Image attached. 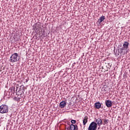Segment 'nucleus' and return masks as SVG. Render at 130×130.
<instances>
[{
    "label": "nucleus",
    "instance_id": "nucleus-1",
    "mask_svg": "<svg viewBox=\"0 0 130 130\" xmlns=\"http://www.w3.org/2000/svg\"><path fill=\"white\" fill-rule=\"evenodd\" d=\"M20 57H19V54L17 53H14L10 57L9 59L10 62H17L19 61Z\"/></svg>",
    "mask_w": 130,
    "mask_h": 130
},
{
    "label": "nucleus",
    "instance_id": "nucleus-2",
    "mask_svg": "<svg viewBox=\"0 0 130 130\" xmlns=\"http://www.w3.org/2000/svg\"><path fill=\"white\" fill-rule=\"evenodd\" d=\"M9 112V106L6 105L0 106V113H8Z\"/></svg>",
    "mask_w": 130,
    "mask_h": 130
},
{
    "label": "nucleus",
    "instance_id": "nucleus-3",
    "mask_svg": "<svg viewBox=\"0 0 130 130\" xmlns=\"http://www.w3.org/2000/svg\"><path fill=\"white\" fill-rule=\"evenodd\" d=\"M97 123L95 122H92L88 128V130H96L97 129Z\"/></svg>",
    "mask_w": 130,
    "mask_h": 130
},
{
    "label": "nucleus",
    "instance_id": "nucleus-4",
    "mask_svg": "<svg viewBox=\"0 0 130 130\" xmlns=\"http://www.w3.org/2000/svg\"><path fill=\"white\" fill-rule=\"evenodd\" d=\"M128 45H129V43H128V42H124L123 47L121 49H122V50H127V49H128Z\"/></svg>",
    "mask_w": 130,
    "mask_h": 130
},
{
    "label": "nucleus",
    "instance_id": "nucleus-5",
    "mask_svg": "<svg viewBox=\"0 0 130 130\" xmlns=\"http://www.w3.org/2000/svg\"><path fill=\"white\" fill-rule=\"evenodd\" d=\"M105 104L107 107L110 108L112 106V102L110 100H106L105 101Z\"/></svg>",
    "mask_w": 130,
    "mask_h": 130
},
{
    "label": "nucleus",
    "instance_id": "nucleus-6",
    "mask_svg": "<svg viewBox=\"0 0 130 130\" xmlns=\"http://www.w3.org/2000/svg\"><path fill=\"white\" fill-rule=\"evenodd\" d=\"M95 122H97V125L99 126L102 125V120L101 118H98V119H95Z\"/></svg>",
    "mask_w": 130,
    "mask_h": 130
},
{
    "label": "nucleus",
    "instance_id": "nucleus-7",
    "mask_svg": "<svg viewBox=\"0 0 130 130\" xmlns=\"http://www.w3.org/2000/svg\"><path fill=\"white\" fill-rule=\"evenodd\" d=\"M70 130H78V125L72 124L70 127Z\"/></svg>",
    "mask_w": 130,
    "mask_h": 130
},
{
    "label": "nucleus",
    "instance_id": "nucleus-8",
    "mask_svg": "<svg viewBox=\"0 0 130 130\" xmlns=\"http://www.w3.org/2000/svg\"><path fill=\"white\" fill-rule=\"evenodd\" d=\"M67 105V103L65 101H62L59 104V106L61 108H64Z\"/></svg>",
    "mask_w": 130,
    "mask_h": 130
},
{
    "label": "nucleus",
    "instance_id": "nucleus-9",
    "mask_svg": "<svg viewBox=\"0 0 130 130\" xmlns=\"http://www.w3.org/2000/svg\"><path fill=\"white\" fill-rule=\"evenodd\" d=\"M94 105H95V108H96V109H99L101 108V103H100V102H99L95 103Z\"/></svg>",
    "mask_w": 130,
    "mask_h": 130
},
{
    "label": "nucleus",
    "instance_id": "nucleus-10",
    "mask_svg": "<svg viewBox=\"0 0 130 130\" xmlns=\"http://www.w3.org/2000/svg\"><path fill=\"white\" fill-rule=\"evenodd\" d=\"M105 19V16H102L100 19L98 20V22L100 23L101 24L102 22H103V20Z\"/></svg>",
    "mask_w": 130,
    "mask_h": 130
},
{
    "label": "nucleus",
    "instance_id": "nucleus-11",
    "mask_svg": "<svg viewBox=\"0 0 130 130\" xmlns=\"http://www.w3.org/2000/svg\"><path fill=\"white\" fill-rule=\"evenodd\" d=\"M88 122V117L85 116L83 120V125H86V124Z\"/></svg>",
    "mask_w": 130,
    "mask_h": 130
},
{
    "label": "nucleus",
    "instance_id": "nucleus-12",
    "mask_svg": "<svg viewBox=\"0 0 130 130\" xmlns=\"http://www.w3.org/2000/svg\"><path fill=\"white\" fill-rule=\"evenodd\" d=\"M40 23H37L35 24L34 29H35L36 30H38L39 28H40Z\"/></svg>",
    "mask_w": 130,
    "mask_h": 130
},
{
    "label": "nucleus",
    "instance_id": "nucleus-13",
    "mask_svg": "<svg viewBox=\"0 0 130 130\" xmlns=\"http://www.w3.org/2000/svg\"><path fill=\"white\" fill-rule=\"evenodd\" d=\"M107 123H108V119H104V123H103V125H105V124H107Z\"/></svg>",
    "mask_w": 130,
    "mask_h": 130
},
{
    "label": "nucleus",
    "instance_id": "nucleus-14",
    "mask_svg": "<svg viewBox=\"0 0 130 130\" xmlns=\"http://www.w3.org/2000/svg\"><path fill=\"white\" fill-rule=\"evenodd\" d=\"M17 38V37H15L14 38V40H15V41H20V40H21V39L18 38V39H16Z\"/></svg>",
    "mask_w": 130,
    "mask_h": 130
},
{
    "label": "nucleus",
    "instance_id": "nucleus-15",
    "mask_svg": "<svg viewBox=\"0 0 130 130\" xmlns=\"http://www.w3.org/2000/svg\"><path fill=\"white\" fill-rule=\"evenodd\" d=\"M71 122L72 123H76V122H77V121L75 120H72L71 121Z\"/></svg>",
    "mask_w": 130,
    "mask_h": 130
},
{
    "label": "nucleus",
    "instance_id": "nucleus-16",
    "mask_svg": "<svg viewBox=\"0 0 130 130\" xmlns=\"http://www.w3.org/2000/svg\"><path fill=\"white\" fill-rule=\"evenodd\" d=\"M20 88H23L22 90H23V91L24 90H25V87L24 86V85H21L20 86Z\"/></svg>",
    "mask_w": 130,
    "mask_h": 130
},
{
    "label": "nucleus",
    "instance_id": "nucleus-17",
    "mask_svg": "<svg viewBox=\"0 0 130 130\" xmlns=\"http://www.w3.org/2000/svg\"><path fill=\"white\" fill-rule=\"evenodd\" d=\"M28 81H29V79H26V80H25L26 83H27V82H28Z\"/></svg>",
    "mask_w": 130,
    "mask_h": 130
},
{
    "label": "nucleus",
    "instance_id": "nucleus-18",
    "mask_svg": "<svg viewBox=\"0 0 130 130\" xmlns=\"http://www.w3.org/2000/svg\"><path fill=\"white\" fill-rule=\"evenodd\" d=\"M13 92H14V93L15 92V90H13Z\"/></svg>",
    "mask_w": 130,
    "mask_h": 130
},
{
    "label": "nucleus",
    "instance_id": "nucleus-19",
    "mask_svg": "<svg viewBox=\"0 0 130 130\" xmlns=\"http://www.w3.org/2000/svg\"><path fill=\"white\" fill-rule=\"evenodd\" d=\"M67 129H68V130H70V129H69V128H68Z\"/></svg>",
    "mask_w": 130,
    "mask_h": 130
}]
</instances>
